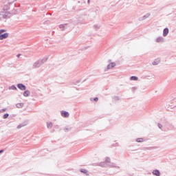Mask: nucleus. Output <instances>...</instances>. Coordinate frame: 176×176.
<instances>
[{"label": "nucleus", "instance_id": "obj_1", "mask_svg": "<svg viewBox=\"0 0 176 176\" xmlns=\"http://www.w3.org/2000/svg\"><path fill=\"white\" fill-rule=\"evenodd\" d=\"M46 61H47V58H46V57L36 60V62H34L33 63L32 69H35L36 68H39L41 65H43V64H45V63H46Z\"/></svg>", "mask_w": 176, "mask_h": 176}, {"label": "nucleus", "instance_id": "obj_2", "mask_svg": "<svg viewBox=\"0 0 176 176\" xmlns=\"http://www.w3.org/2000/svg\"><path fill=\"white\" fill-rule=\"evenodd\" d=\"M10 17V13L9 12H0V20L3 19H9Z\"/></svg>", "mask_w": 176, "mask_h": 176}, {"label": "nucleus", "instance_id": "obj_3", "mask_svg": "<svg viewBox=\"0 0 176 176\" xmlns=\"http://www.w3.org/2000/svg\"><path fill=\"white\" fill-rule=\"evenodd\" d=\"M59 28H60L62 31H65V30L69 28V25H68V24H62L59 25Z\"/></svg>", "mask_w": 176, "mask_h": 176}, {"label": "nucleus", "instance_id": "obj_4", "mask_svg": "<svg viewBox=\"0 0 176 176\" xmlns=\"http://www.w3.org/2000/svg\"><path fill=\"white\" fill-rule=\"evenodd\" d=\"M116 64L115 63H111L109 64L104 71H108L109 69H112V68L115 67Z\"/></svg>", "mask_w": 176, "mask_h": 176}, {"label": "nucleus", "instance_id": "obj_5", "mask_svg": "<svg viewBox=\"0 0 176 176\" xmlns=\"http://www.w3.org/2000/svg\"><path fill=\"white\" fill-rule=\"evenodd\" d=\"M6 38H9V33L0 34V41H3V39H6Z\"/></svg>", "mask_w": 176, "mask_h": 176}, {"label": "nucleus", "instance_id": "obj_6", "mask_svg": "<svg viewBox=\"0 0 176 176\" xmlns=\"http://www.w3.org/2000/svg\"><path fill=\"white\" fill-rule=\"evenodd\" d=\"M17 87L18 89L22 91L27 90V87H25V85L21 83L17 84Z\"/></svg>", "mask_w": 176, "mask_h": 176}, {"label": "nucleus", "instance_id": "obj_7", "mask_svg": "<svg viewBox=\"0 0 176 176\" xmlns=\"http://www.w3.org/2000/svg\"><path fill=\"white\" fill-rule=\"evenodd\" d=\"M157 43H163L164 42V38L163 36H159L155 39Z\"/></svg>", "mask_w": 176, "mask_h": 176}, {"label": "nucleus", "instance_id": "obj_8", "mask_svg": "<svg viewBox=\"0 0 176 176\" xmlns=\"http://www.w3.org/2000/svg\"><path fill=\"white\" fill-rule=\"evenodd\" d=\"M61 116H63V118H69V113H68V111H61Z\"/></svg>", "mask_w": 176, "mask_h": 176}, {"label": "nucleus", "instance_id": "obj_9", "mask_svg": "<svg viewBox=\"0 0 176 176\" xmlns=\"http://www.w3.org/2000/svg\"><path fill=\"white\" fill-rule=\"evenodd\" d=\"M168 28H166L165 29H164L163 30V36H167L168 35Z\"/></svg>", "mask_w": 176, "mask_h": 176}, {"label": "nucleus", "instance_id": "obj_10", "mask_svg": "<svg viewBox=\"0 0 176 176\" xmlns=\"http://www.w3.org/2000/svg\"><path fill=\"white\" fill-rule=\"evenodd\" d=\"M107 167H111V168H119V166H117L116 165H115L114 163L107 164Z\"/></svg>", "mask_w": 176, "mask_h": 176}, {"label": "nucleus", "instance_id": "obj_11", "mask_svg": "<svg viewBox=\"0 0 176 176\" xmlns=\"http://www.w3.org/2000/svg\"><path fill=\"white\" fill-rule=\"evenodd\" d=\"M160 64V58H157L153 62V65H159Z\"/></svg>", "mask_w": 176, "mask_h": 176}, {"label": "nucleus", "instance_id": "obj_12", "mask_svg": "<svg viewBox=\"0 0 176 176\" xmlns=\"http://www.w3.org/2000/svg\"><path fill=\"white\" fill-rule=\"evenodd\" d=\"M80 173H82V174H86V175H89V171L86 169L81 168L80 170Z\"/></svg>", "mask_w": 176, "mask_h": 176}, {"label": "nucleus", "instance_id": "obj_13", "mask_svg": "<svg viewBox=\"0 0 176 176\" xmlns=\"http://www.w3.org/2000/svg\"><path fill=\"white\" fill-rule=\"evenodd\" d=\"M153 175L160 176V171L159 170H155L153 171Z\"/></svg>", "mask_w": 176, "mask_h": 176}, {"label": "nucleus", "instance_id": "obj_14", "mask_svg": "<svg viewBox=\"0 0 176 176\" xmlns=\"http://www.w3.org/2000/svg\"><path fill=\"white\" fill-rule=\"evenodd\" d=\"M99 166H100V167H108V164H107L105 162H100Z\"/></svg>", "mask_w": 176, "mask_h": 176}, {"label": "nucleus", "instance_id": "obj_15", "mask_svg": "<svg viewBox=\"0 0 176 176\" xmlns=\"http://www.w3.org/2000/svg\"><path fill=\"white\" fill-rule=\"evenodd\" d=\"M94 30H96L97 31V30H100V28H101V25H100L98 24H95L94 25Z\"/></svg>", "mask_w": 176, "mask_h": 176}, {"label": "nucleus", "instance_id": "obj_16", "mask_svg": "<svg viewBox=\"0 0 176 176\" xmlns=\"http://www.w3.org/2000/svg\"><path fill=\"white\" fill-rule=\"evenodd\" d=\"M23 96L24 97H28V96H30V91L29 90H26L23 92Z\"/></svg>", "mask_w": 176, "mask_h": 176}, {"label": "nucleus", "instance_id": "obj_17", "mask_svg": "<svg viewBox=\"0 0 176 176\" xmlns=\"http://www.w3.org/2000/svg\"><path fill=\"white\" fill-rule=\"evenodd\" d=\"M16 108H23L24 107V103H18L16 104Z\"/></svg>", "mask_w": 176, "mask_h": 176}, {"label": "nucleus", "instance_id": "obj_18", "mask_svg": "<svg viewBox=\"0 0 176 176\" xmlns=\"http://www.w3.org/2000/svg\"><path fill=\"white\" fill-rule=\"evenodd\" d=\"M149 16H151V14H146V15L143 16L141 18V20H145V19H148V17H149Z\"/></svg>", "mask_w": 176, "mask_h": 176}, {"label": "nucleus", "instance_id": "obj_19", "mask_svg": "<svg viewBox=\"0 0 176 176\" xmlns=\"http://www.w3.org/2000/svg\"><path fill=\"white\" fill-rule=\"evenodd\" d=\"M47 129H52V127H53V124L52 122H47Z\"/></svg>", "mask_w": 176, "mask_h": 176}, {"label": "nucleus", "instance_id": "obj_20", "mask_svg": "<svg viewBox=\"0 0 176 176\" xmlns=\"http://www.w3.org/2000/svg\"><path fill=\"white\" fill-rule=\"evenodd\" d=\"M106 164H109V163H111V158L109 157H106L105 162Z\"/></svg>", "mask_w": 176, "mask_h": 176}, {"label": "nucleus", "instance_id": "obj_21", "mask_svg": "<svg viewBox=\"0 0 176 176\" xmlns=\"http://www.w3.org/2000/svg\"><path fill=\"white\" fill-rule=\"evenodd\" d=\"M130 79H131V80H138V77L132 76L130 78Z\"/></svg>", "mask_w": 176, "mask_h": 176}, {"label": "nucleus", "instance_id": "obj_22", "mask_svg": "<svg viewBox=\"0 0 176 176\" xmlns=\"http://www.w3.org/2000/svg\"><path fill=\"white\" fill-rule=\"evenodd\" d=\"M9 89L10 90H17V87H16L14 85L10 87Z\"/></svg>", "mask_w": 176, "mask_h": 176}, {"label": "nucleus", "instance_id": "obj_23", "mask_svg": "<svg viewBox=\"0 0 176 176\" xmlns=\"http://www.w3.org/2000/svg\"><path fill=\"white\" fill-rule=\"evenodd\" d=\"M3 119H8L9 118V113H6L3 116Z\"/></svg>", "mask_w": 176, "mask_h": 176}, {"label": "nucleus", "instance_id": "obj_24", "mask_svg": "<svg viewBox=\"0 0 176 176\" xmlns=\"http://www.w3.org/2000/svg\"><path fill=\"white\" fill-rule=\"evenodd\" d=\"M14 2H16V0H8V5L14 3Z\"/></svg>", "mask_w": 176, "mask_h": 176}, {"label": "nucleus", "instance_id": "obj_25", "mask_svg": "<svg viewBox=\"0 0 176 176\" xmlns=\"http://www.w3.org/2000/svg\"><path fill=\"white\" fill-rule=\"evenodd\" d=\"M91 101H96V102H97V101H98V98H97V97H96V98H91Z\"/></svg>", "mask_w": 176, "mask_h": 176}, {"label": "nucleus", "instance_id": "obj_26", "mask_svg": "<svg viewBox=\"0 0 176 176\" xmlns=\"http://www.w3.org/2000/svg\"><path fill=\"white\" fill-rule=\"evenodd\" d=\"M3 32H6V30H5V29H1V30H0V35L2 34H3Z\"/></svg>", "mask_w": 176, "mask_h": 176}, {"label": "nucleus", "instance_id": "obj_27", "mask_svg": "<svg viewBox=\"0 0 176 176\" xmlns=\"http://www.w3.org/2000/svg\"><path fill=\"white\" fill-rule=\"evenodd\" d=\"M137 142H142V141H144V139H142V138H138V139H137Z\"/></svg>", "mask_w": 176, "mask_h": 176}, {"label": "nucleus", "instance_id": "obj_28", "mask_svg": "<svg viewBox=\"0 0 176 176\" xmlns=\"http://www.w3.org/2000/svg\"><path fill=\"white\" fill-rule=\"evenodd\" d=\"M23 126H24V125H23V124H19V125L17 126V129H21V127H23Z\"/></svg>", "mask_w": 176, "mask_h": 176}, {"label": "nucleus", "instance_id": "obj_29", "mask_svg": "<svg viewBox=\"0 0 176 176\" xmlns=\"http://www.w3.org/2000/svg\"><path fill=\"white\" fill-rule=\"evenodd\" d=\"M1 112H6V109H3L1 110H0V113Z\"/></svg>", "mask_w": 176, "mask_h": 176}, {"label": "nucleus", "instance_id": "obj_30", "mask_svg": "<svg viewBox=\"0 0 176 176\" xmlns=\"http://www.w3.org/2000/svg\"><path fill=\"white\" fill-rule=\"evenodd\" d=\"M158 127H159V129H162V127H163V125H162V124L159 123Z\"/></svg>", "mask_w": 176, "mask_h": 176}, {"label": "nucleus", "instance_id": "obj_31", "mask_svg": "<svg viewBox=\"0 0 176 176\" xmlns=\"http://www.w3.org/2000/svg\"><path fill=\"white\" fill-rule=\"evenodd\" d=\"M20 56H21V54H18L17 55H16V57H20Z\"/></svg>", "mask_w": 176, "mask_h": 176}, {"label": "nucleus", "instance_id": "obj_32", "mask_svg": "<svg viewBox=\"0 0 176 176\" xmlns=\"http://www.w3.org/2000/svg\"><path fill=\"white\" fill-rule=\"evenodd\" d=\"M1 153H3V150H1V151H0V154H1Z\"/></svg>", "mask_w": 176, "mask_h": 176}, {"label": "nucleus", "instance_id": "obj_33", "mask_svg": "<svg viewBox=\"0 0 176 176\" xmlns=\"http://www.w3.org/2000/svg\"><path fill=\"white\" fill-rule=\"evenodd\" d=\"M87 3H90V0H87Z\"/></svg>", "mask_w": 176, "mask_h": 176}, {"label": "nucleus", "instance_id": "obj_34", "mask_svg": "<svg viewBox=\"0 0 176 176\" xmlns=\"http://www.w3.org/2000/svg\"><path fill=\"white\" fill-rule=\"evenodd\" d=\"M66 130H68V129H65V131H67Z\"/></svg>", "mask_w": 176, "mask_h": 176}]
</instances>
